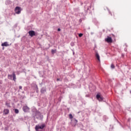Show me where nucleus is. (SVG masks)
<instances>
[{"instance_id":"11","label":"nucleus","mask_w":131,"mask_h":131,"mask_svg":"<svg viewBox=\"0 0 131 131\" xmlns=\"http://www.w3.org/2000/svg\"><path fill=\"white\" fill-rule=\"evenodd\" d=\"M46 92H47V89H46L45 88H42L41 89V94H45V93H46Z\"/></svg>"},{"instance_id":"13","label":"nucleus","mask_w":131,"mask_h":131,"mask_svg":"<svg viewBox=\"0 0 131 131\" xmlns=\"http://www.w3.org/2000/svg\"><path fill=\"white\" fill-rule=\"evenodd\" d=\"M14 111L16 114H18V113H19V110L18 109H15Z\"/></svg>"},{"instance_id":"1","label":"nucleus","mask_w":131,"mask_h":131,"mask_svg":"<svg viewBox=\"0 0 131 131\" xmlns=\"http://www.w3.org/2000/svg\"><path fill=\"white\" fill-rule=\"evenodd\" d=\"M45 126H46V125L45 124H42L41 125H36L35 126V129L36 131H41V130H40L39 129H43Z\"/></svg>"},{"instance_id":"5","label":"nucleus","mask_w":131,"mask_h":131,"mask_svg":"<svg viewBox=\"0 0 131 131\" xmlns=\"http://www.w3.org/2000/svg\"><path fill=\"white\" fill-rule=\"evenodd\" d=\"M99 102H106V100H105V98L103 97V96H102L101 94H99Z\"/></svg>"},{"instance_id":"20","label":"nucleus","mask_w":131,"mask_h":131,"mask_svg":"<svg viewBox=\"0 0 131 131\" xmlns=\"http://www.w3.org/2000/svg\"><path fill=\"white\" fill-rule=\"evenodd\" d=\"M19 90H22V87H21V86H19Z\"/></svg>"},{"instance_id":"2","label":"nucleus","mask_w":131,"mask_h":131,"mask_svg":"<svg viewBox=\"0 0 131 131\" xmlns=\"http://www.w3.org/2000/svg\"><path fill=\"white\" fill-rule=\"evenodd\" d=\"M13 78V80L14 81H16V74H15V72H13L12 73V75H8V78H9V79H12V78Z\"/></svg>"},{"instance_id":"24","label":"nucleus","mask_w":131,"mask_h":131,"mask_svg":"<svg viewBox=\"0 0 131 131\" xmlns=\"http://www.w3.org/2000/svg\"><path fill=\"white\" fill-rule=\"evenodd\" d=\"M99 62H100V59H99Z\"/></svg>"},{"instance_id":"21","label":"nucleus","mask_w":131,"mask_h":131,"mask_svg":"<svg viewBox=\"0 0 131 131\" xmlns=\"http://www.w3.org/2000/svg\"><path fill=\"white\" fill-rule=\"evenodd\" d=\"M57 31H61V29L58 28V30H57Z\"/></svg>"},{"instance_id":"23","label":"nucleus","mask_w":131,"mask_h":131,"mask_svg":"<svg viewBox=\"0 0 131 131\" xmlns=\"http://www.w3.org/2000/svg\"><path fill=\"white\" fill-rule=\"evenodd\" d=\"M3 50H5V48L4 47L3 48Z\"/></svg>"},{"instance_id":"7","label":"nucleus","mask_w":131,"mask_h":131,"mask_svg":"<svg viewBox=\"0 0 131 131\" xmlns=\"http://www.w3.org/2000/svg\"><path fill=\"white\" fill-rule=\"evenodd\" d=\"M95 52V56L97 58V59L99 60V54L98 53V51H97V48L95 47L94 49Z\"/></svg>"},{"instance_id":"3","label":"nucleus","mask_w":131,"mask_h":131,"mask_svg":"<svg viewBox=\"0 0 131 131\" xmlns=\"http://www.w3.org/2000/svg\"><path fill=\"white\" fill-rule=\"evenodd\" d=\"M21 11H22V9H21V7H16L15 8L14 11L15 12L16 14H20L21 13Z\"/></svg>"},{"instance_id":"22","label":"nucleus","mask_w":131,"mask_h":131,"mask_svg":"<svg viewBox=\"0 0 131 131\" xmlns=\"http://www.w3.org/2000/svg\"><path fill=\"white\" fill-rule=\"evenodd\" d=\"M57 81H59V80H60V79L58 78V79H57Z\"/></svg>"},{"instance_id":"4","label":"nucleus","mask_w":131,"mask_h":131,"mask_svg":"<svg viewBox=\"0 0 131 131\" xmlns=\"http://www.w3.org/2000/svg\"><path fill=\"white\" fill-rule=\"evenodd\" d=\"M105 41L108 42V43H111L112 42V38L107 36V37L105 39Z\"/></svg>"},{"instance_id":"19","label":"nucleus","mask_w":131,"mask_h":131,"mask_svg":"<svg viewBox=\"0 0 131 131\" xmlns=\"http://www.w3.org/2000/svg\"><path fill=\"white\" fill-rule=\"evenodd\" d=\"M77 122H78L77 120L75 119V124H76V123H77Z\"/></svg>"},{"instance_id":"12","label":"nucleus","mask_w":131,"mask_h":131,"mask_svg":"<svg viewBox=\"0 0 131 131\" xmlns=\"http://www.w3.org/2000/svg\"><path fill=\"white\" fill-rule=\"evenodd\" d=\"M6 106H7V107H10L11 106L10 105V103H8V102H6Z\"/></svg>"},{"instance_id":"6","label":"nucleus","mask_w":131,"mask_h":131,"mask_svg":"<svg viewBox=\"0 0 131 131\" xmlns=\"http://www.w3.org/2000/svg\"><path fill=\"white\" fill-rule=\"evenodd\" d=\"M28 33L31 37H33V36L35 35V32H34V31H30Z\"/></svg>"},{"instance_id":"17","label":"nucleus","mask_w":131,"mask_h":131,"mask_svg":"<svg viewBox=\"0 0 131 131\" xmlns=\"http://www.w3.org/2000/svg\"><path fill=\"white\" fill-rule=\"evenodd\" d=\"M82 35H83V34H82V33L79 34V37H81V36H82Z\"/></svg>"},{"instance_id":"9","label":"nucleus","mask_w":131,"mask_h":131,"mask_svg":"<svg viewBox=\"0 0 131 131\" xmlns=\"http://www.w3.org/2000/svg\"><path fill=\"white\" fill-rule=\"evenodd\" d=\"M3 112L5 115H7V114H9V113H10V111L8 108H5Z\"/></svg>"},{"instance_id":"15","label":"nucleus","mask_w":131,"mask_h":131,"mask_svg":"<svg viewBox=\"0 0 131 131\" xmlns=\"http://www.w3.org/2000/svg\"><path fill=\"white\" fill-rule=\"evenodd\" d=\"M56 50H51V52H52V54H55V53H56Z\"/></svg>"},{"instance_id":"14","label":"nucleus","mask_w":131,"mask_h":131,"mask_svg":"<svg viewBox=\"0 0 131 131\" xmlns=\"http://www.w3.org/2000/svg\"><path fill=\"white\" fill-rule=\"evenodd\" d=\"M69 118L70 119H72V118H73V116H72V114H69Z\"/></svg>"},{"instance_id":"8","label":"nucleus","mask_w":131,"mask_h":131,"mask_svg":"<svg viewBox=\"0 0 131 131\" xmlns=\"http://www.w3.org/2000/svg\"><path fill=\"white\" fill-rule=\"evenodd\" d=\"M23 110L24 112H29L30 108L27 106H24L23 107Z\"/></svg>"},{"instance_id":"18","label":"nucleus","mask_w":131,"mask_h":131,"mask_svg":"<svg viewBox=\"0 0 131 131\" xmlns=\"http://www.w3.org/2000/svg\"><path fill=\"white\" fill-rule=\"evenodd\" d=\"M96 98L97 99V100H99V94H97L96 95Z\"/></svg>"},{"instance_id":"10","label":"nucleus","mask_w":131,"mask_h":131,"mask_svg":"<svg viewBox=\"0 0 131 131\" xmlns=\"http://www.w3.org/2000/svg\"><path fill=\"white\" fill-rule=\"evenodd\" d=\"M2 47H9V45L8 43V42H4L1 45Z\"/></svg>"},{"instance_id":"16","label":"nucleus","mask_w":131,"mask_h":131,"mask_svg":"<svg viewBox=\"0 0 131 131\" xmlns=\"http://www.w3.org/2000/svg\"><path fill=\"white\" fill-rule=\"evenodd\" d=\"M112 69H114V68H115V66H114V64H112L111 66Z\"/></svg>"}]
</instances>
